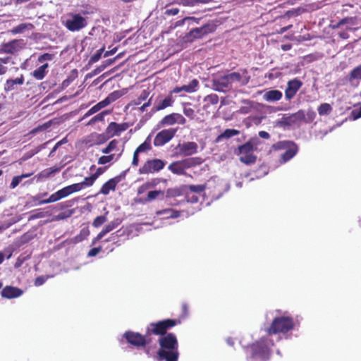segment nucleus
Instances as JSON below:
<instances>
[{
  "label": "nucleus",
  "instance_id": "obj_1",
  "mask_svg": "<svg viewBox=\"0 0 361 361\" xmlns=\"http://www.w3.org/2000/svg\"><path fill=\"white\" fill-rule=\"evenodd\" d=\"M160 349L158 355L160 360L177 361L178 358V341L176 337L169 334L159 338Z\"/></svg>",
  "mask_w": 361,
  "mask_h": 361
},
{
  "label": "nucleus",
  "instance_id": "obj_2",
  "mask_svg": "<svg viewBox=\"0 0 361 361\" xmlns=\"http://www.w3.org/2000/svg\"><path fill=\"white\" fill-rule=\"evenodd\" d=\"M247 79H243L242 75L237 72H233L227 75H218L212 79V87L218 92H226L234 84L245 85Z\"/></svg>",
  "mask_w": 361,
  "mask_h": 361
},
{
  "label": "nucleus",
  "instance_id": "obj_3",
  "mask_svg": "<svg viewBox=\"0 0 361 361\" xmlns=\"http://www.w3.org/2000/svg\"><path fill=\"white\" fill-rule=\"evenodd\" d=\"M273 343L267 338H262L250 348L252 361H267L269 358V348Z\"/></svg>",
  "mask_w": 361,
  "mask_h": 361
},
{
  "label": "nucleus",
  "instance_id": "obj_4",
  "mask_svg": "<svg viewBox=\"0 0 361 361\" xmlns=\"http://www.w3.org/2000/svg\"><path fill=\"white\" fill-rule=\"evenodd\" d=\"M294 323L293 319L287 316L276 317L271 322L268 329L269 336L278 333H286L293 328Z\"/></svg>",
  "mask_w": 361,
  "mask_h": 361
},
{
  "label": "nucleus",
  "instance_id": "obj_5",
  "mask_svg": "<svg viewBox=\"0 0 361 361\" xmlns=\"http://www.w3.org/2000/svg\"><path fill=\"white\" fill-rule=\"evenodd\" d=\"M63 25L71 32H78L87 25V18L79 13H68L62 20Z\"/></svg>",
  "mask_w": 361,
  "mask_h": 361
},
{
  "label": "nucleus",
  "instance_id": "obj_6",
  "mask_svg": "<svg viewBox=\"0 0 361 361\" xmlns=\"http://www.w3.org/2000/svg\"><path fill=\"white\" fill-rule=\"evenodd\" d=\"M165 166V162L159 159H149L139 169L140 174H149L158 172Z\"/></svg>",
  "mask_w": 361,
  "mask_h": 361
},
{
  "label": "nucleus",
  "instance_id": "obj_7",
  "mask_svg": "<svg viewBox=\"0 0 361 361\" xmlns=\"http://www.w3.org/2000/svg\"><path fill=\"white\" fill-rule=\"evenodd\" d=\"M240 160L245 164L255 162L256 157L253 154V145L249 142L239 147Z\"/></svg>",
  "mask_w": 361,
  "mask_h": 361
},
{
  "label": "nucleus",
  "instance_id": "obj_8",
  "mask_svg": "<svg viewBox=\"0 0 361 361\" xmlns=\"http://www.w3.org/2000/svg\"><path fill=\"white\" fill-rule=\"evenodd\" d=\"M25 46L24 39H13L0 45V52L13 54L20 51Z\"/></svg>",
  "mask_w": 361,
  "mask_h": 361
},
{
  "label": "nucleus",
  "instance_id": "obj_9",
  "mask_svg": "<svg viewBox=\"0 0 361 361\" xmlns=\"http://www.w3.org/2000/svg\"><path fill=\"white\" fill-rule=\"evenodd\" d=\"M175 324L176 322L174 320H163L157 323L150 324L147 327V331L157 335H162L166 333L168 328L173 326Z\"/></svg>",
  "mask_w": 361,
  "mask_h": 361
},
{
  "label": "nucleus",
  "instance_id": "obj_10",
  "mask_svg": "<svg viewBox=\"0 0 361 361\" xmlns=\"http://www.w3.org/2000/svg\"><path fill=\"white\" fill-rule=\"evenodd\" d=\"M193 164L194 161L192 159H185L171 163L168 169L174 174L184 175L185 173V169H189L193 166Z\"/></svg>",
  "mask_w": 361,
  "mask_h": 361
},
{
  "label": "nucleus",
  "instance_id": "obj_11",
  "mask_svg": "<svg viewBox=\"0 0 361 361\" xmlns=\"http://www.w3.org/2000/svg\"><path fill=\"white\" fill-rule=\"evenodd\" d=\"M177 130L169 128L160 131L154 140L155 146H162L169 142L176 135Z\"/></svg>",
  "mask_w": 361,
  "mask_h": 361
},
{
  "label": "nucleus",
  "instance_id": "obj_12",
  "mask_svg": "<svg viewBox=\"0 0 361 361\" xmlns=\"http://www.w3.org/2000/svg\"><path fill=\"white\" fill-rule=\"evenodd\" d=\"M198 145L195 142H187L178 144L176 147V153L180 156H190L197 153Z\"/></svg>",
  "mask_w": 361,
  "mask_h": 361
},
{
  "label": "nucleus",
  "instance_id": "obj_13",
  "mask_svg": "<svg viewBox=\"0 0 361 361\" xmlns=\"http://www.w3.org/2000/svg\"><path fill=\"white\" fill-rule=\"evenodd\" d=\"M129 127L127 123H117L111 122L106 129V135L109 138L119 136L121 133L126 131Z\"/></svg>",
  "mask_w": 361,
  "mask_h": 361
},
{
  "label": "nucleus",
  "instance_id": "obj_14",
  "mask_svg": "<svg viewBox=\"0 0 361 361\" xmlns=\"http://www.w3.org/2000/svg\"><path fill=\"white\" fill-rule=\"evenodd\" d=\"M302 85V82L298 79H293L288 81L287 87L285 90L286 99L288 100L293 99Z\"/></svg>",
  "mask_w": 361,
  "mask_h": 361
},
{
  "label": "nucleus",
  "instance_id": "obj_15",
  "mask_svg": "<svg viewBox=\"0 0 361 361\" xmlns=\"http://www.w3.org/2000/svg\"><path fill=\"white\" fill-rule=\"evenodd\" d=\"M107 140L108 137L106 135V133L101 134L93 133L90 135L87 136L85 138L84 142L87 145L92 146L104 144Z\"/></svg>",
  "mask_w": 361,
  "mask_h": 361
},
{
  "label": "nucleus",
  "instance_id": "obj_16",
  "mask_svg": "<svg viewBox=\"0 0 361 361\" xmlns=\"http://www.w3.org/2000/svg\"><path fill=\"white\" fill-rule=\"evenodd\" d=\"M186 123V119L180 114L173 113L164 116L161 120V123L166 126H172L175 123L183 125Z\"/></svg>",
  "mask_w": 361,
  "mask_h": 361
},
{
  "label": "nucleus",
  "instance_id": "obj_17",
  "mask_svg": "<svg viewBox=\"0 0 361 361\" xmlns=\"http://www.w3.org/2000/svg\"><path fill=\"white\" fill-rule=\"evenodd\" d=\"M124 336L130 343L136 346H142L146 343L145 338L138 333L128 331Z\"/></svg>",
  "mask_w": 361,
  "mask_h": 361
},
{
  "label": "nucleus",
  "instance_id": "obj_18",
  "mask_svg": "<svg viewBox=\"0 0 361 361\" xmlns=\"http://www.w3.org/2000/svg\"><path fill=\"white\" fill-rule=\"evenodd\" d=\"M281 144L287 147L286 151L281 155V162L285 163L296 154L298 147L293 142H282Z\"/></svg>",
  "mask_w": 361,
  "mask_h": 361
},
{
  "label": "nucleus",
  "instance_id": "obj_19",
  "mask_svg": "<svg viewBox=\"0 0 361 361\" xmlns=\"http://www.w3.org/2000/svg\"><path fill=\"white\" fill-rule=\"evenodd\" d=\"M121 223L120 219H116L109 224H107L103 230L97 235V236L93 240L92 245H94L97 241L101 240L106 234L116 228Z\"/></svg>",
  "mask_w": 361,
  "mask_h": 361
},
{
  "label": "nucleus",
  "instance_id": "obj_20",
  "mask_svg": "<svg viewBox=\"0 0 361 361\" xmlns=\"http://www.w3.org/2000/svg\"><path fill=\"white\" fill-rule=\"evenodd\" d=\"M305 118V114L304 111L299 110L296 113L290 115H284L283 119L286 123L290 125L303 121Z\"/></svg>",
  "mask_w": 361,
  "mask_h": 361
},
{
  "label": "nucleus",
  "instance_id": "obj_21",
  "mask_svg": "<svg viewBox=\"0 0 361 361\" xmlns=\"http://www.w3.org/2000/svg\"><path fill=\"white\" fill-rule=\"evenodd\" d=\"M347 80L352 86L356 87L358 85V81L361 80V64L350 72Z\"/></svg>",
  "mask_w": 361,
  "mask_h": 361
},
{
  "label": "nucleus",
  "instance_id": "obj_22",
  "mask_svg": "<svg viewBox=\"0 0 361 361\" xmlns=\"http://www.w3.org/2000/svg\"><path fill=\"white\" fill-rule=\"evenodd\" d=\"M23 294V290L13 286H6L1 291V295L6 298H15L20 297Z\"/></svg>",
  "mask_w": 361,
  "mask_h": 361
},
{
  "label": "nucleus",
  "instance_id": "obj_23",
  "mask_svg": "<svg viewBox=\"0 0 361 361\" xmlns=\"http://www.w3.org/2000/svg\"><path fill=\"white\" fill-rule=\"evenodd\" d=\"M121 176H116L110 179L102 185L100 192L104 195H108L110 191L115 190L116 185L121 181Z\"/></svg>",
  "mask_w": 361,
  "mask_h": 361
},
{
  "label": "nucleus",
  "instance_id": "obj_24",
  "mask_svg": "<svg viewBox=\"0 0 361 361\" xmlns=\"http://www.w3.org/2000/svg\"><path fill=\"white\" fill-rule=\"evenodd\" d=\"M174 99L170 94L164 99H160L154 106V111H160L173 105Z\"/></svg>",
  "mask_w": 361,
  "mask_h": 361
},
{
  "label": "nucleus",
  "instance_id": "obj_25",
  "mask_svg": "<svg viewBox=\"0 0 361 361\" xmlns=\"http://www.w3.org/2000/svg\"><path fill=\"white\" fill-rule=\"evenodd\" d=\"M121 97V94L118 91H114L109 94L104 100L97 104L99 110L107 106Z\"/></svg>",
  "mask_w": 361,
  "mask_h": 361
},
{
  "label": "nucleus",
  "instance_id": "obj_26",
  "mask_svg": "<svg viewBox=\"0 0 361 361\" xmlns=\"http://www.w3.org/2000/svg\"><path fill=\"white\" fill-rule=\"evenodd\" d=\"M121 97V94L118 91H114L109 94L104 100L97 104L99 110L107 106Z\"/></svg>",
  "mask_w": 361,
  "mask_h": 361
},
{
  "label": "nucleus",
  "instance_id": "obj_27",
  "mask_svg": "<svg viewBox=\"0 0 361 361\" xmlns=\"http://www.w3.org/2000/svg\"><path fill=\"white\" fill-rule=\"evenodd\" d=\"M122 154V150L119 151V153H112L109 155H104L99 158L98 164L100 165H104L108 164L111 161H117Z\"/></svg>",
  "mask_w": 361,
  "mask_h": 361
},
{
  "label": "nucleus",
  "instance_id": "obj_28",
  "mask_svg": "<svg viewBox=\"0 0 361 361\" xmlns=\"http://www.w3.org/2000/svg\"><path fill=\"white\" fill-rule=\"evenodd\" d=\"M24 82V77L21 75L20 78L16 79H8L6 80L4 86L6 92H10L15 89L16 85H23Z\"/></svg>",
  "mask_w": 361,
  "mask_h": 361
},
{
  "label": "nucleus",
  "instance_id": "obj_29",
  "mask_svg": "<svg viewBox=\"0 0 361 361\" xmlns=\"http://www.w3.org/2000/svg\"><path fill=\"white\" fill-rule=\"evenodd\" d=\"M282 92L279 90H273L264 93L263 97L267 102H276L282 98Z\"/></svg>",
  "mask_w": 361,
  "mask_h": 361
},
{
  "label": "nucleus",
  "instance_id": "obj_30",
  "mask_svg": "<svg viewBox=\"0 0 361 361\" xmlns=\"http://www.w3.org/2000/svg\"><path fill=\"white\" fill-rule=\"evenodd\" d=\"M97 178V175H92L90 177H86L83 181L75 183V186H78V191H80L87 187H90L93 185L94 182Z\"/></svg>",
  "mask_w": 361,
  "mask_h": 361
},
{
  "label": "nucleus",
  "instance_id": "obj_31",
  "mask_svg": "<svg viewBox=\"0 0 361 361\" xmlns=\"http://www.w3.org/2000/svg\"><path fill=\"white\" fill-rule=\"evenodd\" d=\"M48 63H44L35 70L32 75L37 80H42L47 73Z\"/></svg>",
  "mask_w": 361,
  "mask_h": 361
},
{
  "label": "nucleus",
  "instance_id": "obj_32",
  "mask_svg": "<svg viewBox=\"0 0 361 361\" xmlns=\"http://www.w3.org/2000/svg\"><path fill=\"white\" fill-rule=\"evenodd\" d=\"M60 170H61V168L57 167V166L46 169L42 171L37 175V177H38V178H40V179L48 178L51 177V176H53L54 174L59 172Z\"/></svg>",
  "mask_w": 361,
  "mask_h": 361
},
{
  "label": "nucleus",
  "instance_id": "obj_33",
  "mask_svg": "<svg viewBox=\"0 0 361 361\" xmlns=\"http://www.w3.org/2000/svg\"><path fill=\"white\" fill-rule=\"evenodd\" d=\"M33 28V25L31 23H21L14 27H13L10 32L13 35L19 33H23L26 30H31Z\"/></svg>",
  "mask_w": 361,
  "mask_h": 361
},
{
  "label": "nucleus",
  "instance_id": "obj_34",
  "mask_svg": "<svg viewBox=\"0 0 361 361\" xmlns=\"http://www.w3.org/2000/svg\"><path fill=\"white\" fill-rule=\"evenodd\" d=\"M78 188V186H75V184H72L58 190L60 198H64L75 192H78L77 190Z\"/></svg>",
  "mask_w": 361,
  "mask_h": 361
},
{
  "label": "nucleus",
  "instance_id": "obj_35",
  "mask_svg": "<svg viewBox=\"0 0 361 361\" xmlns=\"http://www.w3.org/2000/svg\"><path fill=\"white\" fill-rule=\"evenodd\" d=\"M78 188V186H75V184H72L58 190L60 198H64L75 192H78L77 190Z\"/></svg>",
  "mask_w": 361,
  "mask_h": 361
},
{
  "label": "nucleus",
  "instance_id": "obj_36",
  "mask_svg": "<svg viewBox=\"0 0 361 361\" xmlns=\"http://www.w3.org/2000/svg\"><path fill=\"white\" fill-rule=\"evenodd\" d=\"M198 87L199 81L196 79H193L188 85H183L182 89L187 93H192L197 90Z\"/></svg>",
  "mask_w": 361,
  "mask_h": 361
},
{
  "label": "nucleus",
  "instance_id": "obj_37",
  "mask_svg": "<svg viewBox=\"0 0 361 361\" xmlns=\"http://www.w3.org/2000/svg\"><path fill=\"white\" fill-rule=\"evenodd\" d=\"M347 25L346 29L349 30H356V27H353V26L356 25L357 23L355 22V18H345L342 19L338 23L337 27H340L342 25Z\"/></svg>",
  "mask_w": 361,
  "mask_h": 361
},
{
  "label": "nucleus",
  "instance_id": "obj_38",
  "mask_svg": "<svg viewBox=\"0 0 361 361\" xmlns=\"http://www.w3.org/2000/svg\"><path fill=\"white\" fill-rule=\"evenodd\" d=\"M157 215H164L166 219H174L179 216V212L172 209H166L157 212Z\"/></svg>",
  "mask_w": 361,
  "mask_h": 361
},
{
  "label": "nucleus",
  "instance_id": "obj_39",
  "mask_svg": "<svg viewBox=\"0 0 361 361\" xmlns=\"http://www.w3.org/2000/svg\"><path fill=\"white\" fill-rule=\"evenodd\" d=\"M109 151L111 154L112 153H119L120 150L123 152V147L119 145V141L117 140H111L107 145Z\"/></svg>",
  "mask_w": 361,
  "mask_h": 361
},
{
  "label": "nucleus",
  "instance_id": "obj_40",
  "mask_svg": "<svg viewBox=\"0 0 361 361\" xmlns=\"http://www.w3.org/2000/svg\"><path fill=\"white\" fill-rule=\"evenodd\" d=\"M208 30V26H203L201 27L195 28L190 31V35L194 37H201L202 35L207 33Z\"/></svg>",
  "mask_w": 361,
  "mask_h": 361
},
{
  "label": "nucleus",
  "instance_id": "obj_41",
  "mask_svg": "<svg viewBox=\"0 0 361 361\" xmlns=\"http://www.w3.org/2000/svg\"><path fill=\"white\" fill-rule=\"evenodd\" d=\"M60 200H61V198H60L59 192L57 191V192L51 194L48 199L39 200L38 202L36 203L35 204L36 205H41V204H43L54 202H56V201Z\"/></svg>",
  "mask_w": 361,
  "mask_h": 361
},
{
  "label": "nucleus",
  "instance_id": "obj_42",
  "mask_svg": "<svg viewBox=\"0 0 361 361\" xmlns=\"http://www.w3.org/2000/svg\"><path fill=\"white\" fill-rule=\"evenodd\" d=\"M32 173L22 174L20 176H15L13 178L10 187L13 189L18 185L23 178H28L32 176Z\"/></svg>",
  "mask_w": 361,
  "mask_h": 361
},
{
  "label": "nucleus",
  "instance_id": "obj_43",
  "mask_svg": "<svg viewBox=\"0 0 361 361\" xmlns=\"http://www.w3.org/2000/svg\"><path fill=\"white\" fill-rule=\"evenodd\" d=\"M317 110H318V113L320 116H324V115H326V114H329L331 111L332 108L329 104L324 103V104H322L318 107Z\"/></svg>",
  "mask_w": 361,
  "mask_h": 361
},
{
  "label": "nucleus",
  "instance_id": "obj_44",
  "mask_svg": "<svg viewBox=\"0 0 361 361\" xmlns=\"http://www.w3.org/2000/svg\"><path fill=\"white\" fill-rule=\"evenodd\" d=\"M108 114V111H104L99 114H98L97 115H96L95 116H94L92 118H91L89 122L87 123V126H91V125H93L97 121H103L104 119V116L105 115Z\"/></svg>",
  "mask_w": 361,
  "mask_h": 361
},
{
  "label": "nucleus",
  "instance_id": "obj_45",
  "mask_svg": "<svg viewBox=\"0 0 361 361\" xmlns=\"http://www.w3.org/2000/svg\"><path fill=\"white\" fill-rule=\"evenodd\" d=\"M151 149V142L147 138L143 143H142L137 149V152H146Z\"/></svg>",
  "mask_w": 361,
  "mask_h": 361
},
{
  "label": "nucleus",
  "instance_id": "obj_46",
  "mask_svg": "<svg viewBox=\"0 0 361 361\" xmlns=\"http://www.w3.org/2000/svg\"><path fill=\"white\" fill-rule=\"evenodd\" d=\"M238 134V131L234 129H227L218 137V140L221 138H230Z\"/></svg>",
  "mask_w": 361,
  "mask_h": 361
},
{
  "label": "nucleus",
  "instance_id": "obj_47",
  "mask_svg": "<svg viewBox=\"0 0 361 361\" xmlns=\"http://www.w3.org/2000/svg\"><path fill=\"white\" fill-rule=\"evenodd\" d=\"M156 185H157V181L155 180H153L150 182H147V183H144L143 185H142L140 187H139L138 193L141 194L143 192H145L146 190L154 187Z\"/></svg>",
  "mask_w": 361,
  "mask_h": 361
},
{
  "label": "nucleus",
  "instance_id": "obj_48",
  "mask_svg": "<svg viewBox=\"0 0 361 361\" xmlns=\"http://www.w3.org/2000/svg\"><path fill=\"white\" fill-rule=\"evenodd\" d=\"M183 114L190 119H194L195 116V110L190 107V104H185L183 107Z\"/></svg>",
  "mask_w": 361,
  "mask_h": 361
},
{
  "label": "nucleus",
  "instance_id": "obj_49",
  "mask_svg": "<svg viewBox=\"0 0 361 361\" xmlns=\"http://www.w3.org/2000/svg\"><path fill=\"white\" fill-rule=\"evenodd\" d=\"M204 100L208 104H216L219 102V97L216 94H212L205 97Z\"/></svg>",
  "mask_w": 361,
  "mask_h": 361
},
{
  "label": "nucleus",
  "instance_id": "obj_50",
  "mask_svg": "<svg viewBox=\"0 0 361 361\" xmlns=\"http://www.w3.org/2000/svg\"><path fill=\"white\" fill-rule=\"evenodd\" d=\"M54 55L53 54L49 53H45L42 55H40L38 57V62L39 63H44V61H51L54 59Z\"/></svg>",
  "mask_w": 361,
  "mask_h": 361
},
{
  "label": "nucleus",
  "instance_id": "obj_51",
  "mask_svg": "<svg viewBox=\"0 0 361 361\" xmlns=\"http://www.w3.org/2000/svg\"><path fill=\"white\" fill-rule=\"evenodd\" d=\"M164 192L161 190H153L149 191L147 194V200L150 202L152 200H155L159 195H163Z\"/></svg>",
  "mask_w": 361,
  "mask_h": 361
},
{
  "label": "nucleus",
  "instance_id": "obj_52",
  "mask_svg": "<svg viewBox=\"0 0 361 361\" xmlns=\"http://www.w3.org/2000/svg\"><path fill=\"white\" fill-rule=\"evenodd\" d=\"M107 221L106 216H99L96 217L93 221L92 225L97 228L99 227L101 225H102L104 223H105Z\"/></svg>",
  "mask_w": 361,
  "mask_h": 361
},
{
  "label": "nucleus",
  "instance_id": "obj_53",
  "mask_svg": "<svg viewBox=\"0 0 361 361\" xmlns=\"http://www.w3.org/2000/svg\"><path fill=\"white\" fill-rule=\"evenodd\" d=\"M188 188L190 191H192L193 192H196V193H200L204 190L205 185H189Z\"/></svg>",
  "mask_w": 361,
  "mask_h": 361
},
{
  "label": "nucleus",
  "instance_id": "obj_54",
  "mask_svg": "<svg viewBox=\"0 0 361 361\" xmlns=\"http://www.w3.org/2000/svg\"><path fill=\"white\" fill-rule=\"evenodd\" d=\"M104 47H102L101 49H99L96 54H94L92 57H91V59L90 61L93 63L94 62H97L98 61L101 57H102V53L104 52Z\"/></svg>",
  "mask_w": 361,
  "mask_h": 361
},
{
  "label": "nucleus",
  "instance_id": "obj_55",
  "mask_svg": "<svg viewBox=\"0 0 361 361\" xmlns=\"http://www.w3.org/2000/svg\"><path fill=\"white\" fill-rule=\"evenodd\" d=\"M100 111L99 109L98 108L97 105H94V106H92L90 109H89L85 114V115L83 116V118H87L89 116H90L91 115L97 113V111Z\"/></svg>",
  "mask_w": 361,
  "mask_h": 361
},
{
  "label": "nucleus",
  "instance_id": "obj_56",
  "mask_svg": "<svg viewBox=\"0 0 361 361\" xmlns=\"http://www.w3.org/2000/svg\"><path fill=\"white\" fill-rule=\"evenodd\" d=\"M16 221H10L8 222H5L3 224L0 225V233L4 231V230L8 228L11 226H12L13 224H15Z\"/></svg>",
  "mask_w": 361,
  "mask_h": 361
},
{
  "label": "nucleus",
  "instance_id": "obj_57",
  "mask_svg": "<svg viewBox=\"0 0 361 361\" xmlns=\"http://www.w3.org/2000/svg\"><path fill=\"white\" fill-rule=\"evenodd\" d=\"M89 235V231L87 230H82L80 235L76 237L77 241H81L84 238H85Z\"/></svg>",
  "mask_w": 361,
  "mask_h": 361
},
{
  "label": "nucleus",
  "instance_id": "obj_58",
  "mask_svg": "<svg viewBox=\"0 0 361 361\" xmlns=\"http://www.w3.org/2000/svg\"><path fill=\"white\" fill-rule=\"evenodd\" d=\"M47 280V277L45 276H39L35 281V285L36 286H42Z\"/></svg>",
  "mask_w": 361,
  "mask_h": 361
},
{
  "label": "nucleus",
  "instance_id": "obj_59",
  "mask_svg": "<svg viewBox=\"0 0 361 361\" xmlns=\"http://www.w3.org/2000/svg\"><path fill=\"white\" fill-rule=\"evenodd\" d=\"M101 250L100 247L92 248L89 251L87 255L88 257H94L101 251Z\"/></svg>",
  "mask_w": 361,
  "mask_h": 361
},
{
  "label": "nucleus",
  "instance_id": "obj_60",
  "mask_svg": "<svg viewBox=\"0 0 361 361\" xmlns=\"http://www.w3.org/2000/svg\"><path fill=\"white\" fill-rule=\"evenodd\" d=\"M139 154H140V152H137V150L135 149V151L134 152V154H133V161H132V165L134 166H137L139 164V158H138Z\"/></svg>",
  "mask_w": 361,
  "mask_h": 361
},
{
  "label": "nucleus",
  "instance_id": "obj_61",
  "mask_svg": "<svg viewBox=\"0 0 361 361\" xmlns=\"http://www.w3.org/2000/svg\"><path fill=\"white\" fill-rule=\"evenodd\" d=\"M49 215H51V212H40L37 213L35 216H33V218H43V217H45V216H47Z\"/></svg>",
  "mask_w": 361,
  "mask_h": 361
},
{
  "label": "nucleus",
  "instance_id": "obj_62",
  "mask_svg": "<svg viewBox=\"0 0 361 361\" xmlns=\"http://www.w3.org/2000/svg\"><path fill=\"white\" fill-rule=\"evenodd\" d=\"M178 12H179V10L177 8H172L167 9L166 11V14L171 15V16H175V15L178 14Z\"/></svg>",
  "mask_w": 361,
  "mask_h": 361
},
{
  "label": "nucleus",
  "instance_id": "obj_63",
  "mask_svg": "<svg viewBox=\"0 0 361 361\" xmlns=\"http://www.w3.org/2000/svg\"><path fill=\"white\" fill-rule=\"evenodd\" d=\"M352 116L353 117V120L361 118V108L357 111H353L352 112Z\"/></svg>",
  "mask_w": 361,
  "mask_h": 361
},
{
  "label": "nucleus",
  "instance_id": "obj_64",
  "mask_svg": "<svg viewBox=\"0 0 361 361\" xmlns=\"http://www.w3.org/2000/svg\"><path fill=\"white\" fill-rule=\"evenodd\" d=\"M149 95V92L147 90H143L142 93L140 94L139 98V100H141L142 102L145 100Z\"/></svg>",
  "mask_w": 361,
  "mask_h": 361
}]
</instances>
